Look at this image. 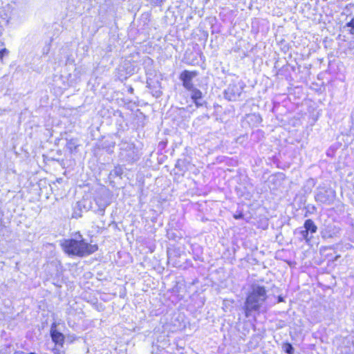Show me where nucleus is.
<instances>
[{
  "instance_id": "obj_1",
  "label": "nucleus",
  "mask_w": 354,
  "mask_h": 354,
  "mask_svg": "<svg viewBox=\"0 0 354 354\" xmlns=\"http://www.w3.org/2000/svg\"><path fill=\"white\" fill-rule=\"evenodd\" d=\"M64 252L68 256L84 257L96 252L99 246L92 241L87 242L83 236L78 232L74 238L64 239L60 243Z\"/></svg>"
},
{
  "instance_id": "obj_2",
  "label": "nucleus",
  "mask_w": 354,
  "mask_h": 354,
  "mask_svg": "<svg viewBox=\"0 0 354 354\" xmlns=\"http://www.w3.org/2000/svg\"><path fill=\"white\" fill-rule=\"evenodd\" d=\"M267 297V290L264 286L253 287L245 299L244 305L245 317H249L253 311H259L262 303L266 301Z\"/></svg>"
},
{
  "instance_id": "obj_3",
  "label": "nucleus",
  "mask_w": 354,
  "mask_h": 354,
  "mask_svg": "<svg viewBox=\"0 0 354 354\" xmlns=\"http://www.w3.org/2000/svg\"><path fill=\"white\" fill-rule=\"evenodd\" d=\"M198 74V73L196 71L184 70L180 73L179 78L182 82L183 87L186 90L192 92L191 99L196 107L199 108L203 106L205 102L203 103L200 102L203 97V93L201 90L195 88L192 83L193 78L197 76Z\"/></svg>"
},
{
  "instance_id": "obj_4",
  "label": "nucleus",
  "mask_w": 354,
  "mask_h": 354,
  "mask_svg": "<svg viewBox=\"0 0 354 354\" xmlns=\"http://www.w3.org/2000/svg\"><path fill=\"white\" fill-rule=\"evenodd\" d=\"M50 336L55 345V347L53 348V354H63L64 352H61L56 346L63 348L66 337L62 333L57 329V324L55 323H53L50 326Z\"/></svg>"
},
{
  "instance_id": "obj_5",
  "label": "nucleus",
  "mask_w": 354,
  "mask_h": 354,
  "mask_svg": "<svg viewBox=\"0 0 354 354\" xmlns=\"http://www.w3.org/2000/svg\"><path fill=\"white\" fill-rule=\"evenodd\" d=\"M322 255L324 261L332 263L336 261L339 255L336 254V252L333 247L326 246L322 249Z\"/></svg>"
},
{
  "instance_id": "obj_6",
  "label": "nucleus",
  "mask_w": 354,
  "mask_h": 354,
  "mask_svg": "<svg viewBox=\"0 0 354 354\" xmlns=\"http://www.w3.org/2000/svg\"><path fill=\"white\" fill-rule=\"evenodd\" d=\"M304 227L306 229L310 234H314L317 230V227L315 225V222L309 218L305 221L304 223Z\"/></svg>"
},
{
  "instance_id": "obj_7",
  "label": "nucleus",
  "mask_w": 354,
  "mask_h": 354,
  "mask_svg": "<svg viewBox=\"0 0 354 354\" xmlns=\"http://www.w3.org/2000/svg\"><path fill=\"white\" fill-rule=\"evenodd\" d=\"M283 348L284 349V351L287 354H293L294 353V348L290 343H289V342L284 343Z\"/></svg>"
},
{
  "instance_id": "obj_8",
  "label": "nucleus",
  "mask_w": 354,
  "mask_h": 354,
  "mask_svg": "<svg viewBox=\"0 0 354 354\" xmlns=\"http://www.w3.org/2000/svg\"><path fill=\"white\" fill-rule=\"evenodd\" d=\"M309 233L310 232L306 229H305L304 230L301 232V234L304 239L305 240V241L307 243H310V241H311V237H310L309 235H308Z\"/></svg>"
},
{
  "instance_id": "obj_9",
  "label": "nucleus",
  "mask_w": 354,
  "mask_h": 354,
  "mask_svg": "<svg viewBox=\"0 0 354 354\" xmlns=\"http://www.w3.org/2000/svg\"><path fill=\"white\" fill-rule=\"evenodd\" d=\"M347 27H350L349 33L351 35L354 34V18L351 19V20L346 24Z\"/></svg>"
},
{
  "instance_id": "obj_10",
  "label": "nucleus",
  "mask_w": 354,
  "mask_h": 354,
  "mask_svg": "<svg viewBox=\"0 0 354 354\" xmlns=\"http://www.w3.org/2000/svg\"><path fill=\"white\" fill-rule=\"evenodd\" d=\"M9 53V51L6 48H2L0 50V60L3 61L4 55H6Z\"/></svg>"
},
{
  "instance_id": "obj_11",
  "label": "nucleus",
  "mask_w": 354,
  "mask_h": 354,
  "mask_svg": "<svg viewBox=\"0 0 354 354\" xmlns=\"http://www.w3.org/2000/svg\"><path fill=\"white\" fill-rule=\"evenodd\" d=\"M233 217L235 218V219H240V218H243V214L240 212H238L236 214H234L233 215Z\"/></svg>"
},
{
  "instance_id": "obj_12",
  "label": "nucleus",
  "mask_w": 354,
  "mask_h": 354,
  "mask_svg": "<svg viewBox=\"0 0 354 354\" xmlns=\"http://www.w3.org/2000/svg\"><path fill=\"white\" fill-rule=\"evenodd\" d=\"M283 301V299H282V298H281V297H279V301Z\"/></svg>"
}]
</instances>
